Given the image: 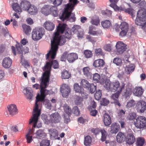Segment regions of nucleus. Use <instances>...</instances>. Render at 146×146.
Masks as SVG:
<instances>
[{"label":"nucleus","instance_id":"3","mask_svg":"<svg viewBox=\"0 0 146 146\" xmlns=\"http://www.w3.org/2000/svg\"><path fill=\"white\" fill-rule=\"evenodd\" d=\"M49 78L48 76H46L43 74L42 77L40 85L36 84L33 86V88L36 90L40 89V95L39 96L38 95L36 96L38 97V98H39L40 100H43L46 96L49 93V91L45 89L47 86V84L49 82Z\"/></svg>","mask_w":146,"mask_h":146},{"label":"nucleus","instance_id":"32","mask_svg":"<svg viewBox=\"0 0 146 146\" xmlns=\"http://www.w3.org/2000/svg\"><path fill=\"white\" fill-rule=\"evenodd\" d=\"M104 122L105 125L108 126L111 123V119L110 116L108 113H105L104 116Z\"/></svg>","mask_w":146,"mask_h":146},{"label":"nucleus","instance_id":"25","mask_svg":"<svg viewBox=\"0 0 146 146\" xmlns=\"http://www.w3.org/2000/svg\"><path fill=\"white\" fill-rule=\"evenodd\" d=\"M101 133L102 136L101 139V141L102 142L105 141V143L106 144H107L110 143V141L109 140L107 139V137L108 135V133L104 129H101L100 131Z\"/></svg>","mask_w":146,"mask_h":146},{"label":"nucleus","instance_id":"56","mask_svg":"<svg viewBox=\"0 0 146 146\" xmlns=\"http://www.w3.org/2000/svg\"><path fill=\"white\" fill-rule=\"evenodd\" d=\"M73 112L76 115H78L80 114V111L77 106H75L73 108Z\"/></svg>","mask_w":146,"mask_h":146},{"label":"nucleus","instance_id":"50","mask_svg":"<svg viewBox=\"0 0 146 146\" xmlns=\"http://www.w3.org/2000/svg\"><path fill=\"white\" fill-rule=\"evenodd\" d=\"M113 62L117 66H120L122 64V60L119 57H116L114 59Z\"/></svg>","mask_w":146,"mask_h":146},{"label":"nucleus","instance_id":"43","mask_svg":"<svg viewBox=\"0 0 146 146\" xmlns=\"http://www.w3.org/2000/svg\"><path fill=\"white\" fill-rule=\"evenodd\" d=\"M134 67L131 65L126 66L125 68V72L127 74L132 73L134 70Z\"/></svg>","mask_w":146,"mask_h":146},{"label":"nucleus","instance_id":"11","mask_svg":"<svg viewBox=\"0 0 146 146\" xmlns=\"http://www.w3.org/2000/svg\"><path fill=\"white\" fill-rule=\"evenodd\" d=\"M111 86L112 90H114L115 91L121 92L125 86V84L123 82L120 84L119 82L116 80L111 82Z\"/></svg>","mask_w":146,"mask_h":146},{"label":"nucleus","instance_id":"8","mask_svg":"<svg viewBox=\"0 0 146 146\" xmlns=\"http://www.w3.org/2000/svg\"><path fill=\"white\" fill-rule=\"evenodd\" d=\"M41 12L46 15L52 13L54 17H55L57 16L58 14L57 8L55 6L51 7L48 5H45L42 8Z\"/></svg>","mask_w":146,"mask_h":146},{"label":"nucleus","instance_id":"33","mask_svg":"<svg viewBox=\"0 0 146 146\" xmlns=\"http://www.w3.org/2000/svg\"><path fill=\"white\" fill-rule=\"evenodd\" d=\"M103 80H105L104 83L105 84L104 85V87L108 91L112 90V86H111V82H110V80H107L106 78H104Z\"/></svg>","mask_w":146,"mask_h":146},{"label":"nucleus","instance_id":"61","mask_svg":"<svg viewBox=\"0 0 146 146\" xmlns=\"http://www.w3.org/2000/svg\"><path fill=\"white\" fill-rule=\"evenodd\" d=\"M135 104L134 101L133 100H132L127 102L126 105V107L127 108H130L133 106Z\"/></svg>","mask_w":146,"mask_h":146},{"label":"nucleus","instance_id":"40","mask_svg":"<svg viewBox=\"0 0 146 146\" xmlns=\"http://www.w3.org/2000/svg\"><path fill=\"white\" fill-rule=\"evenodd\" d=\"M131 94V91L130 88H127L122 94V95L125 98H128Z\"/></svg>","mask_w":146,"mask_h":146},{"label":"nucleus","instance_id":"49","mask_svg":"<svg viewBox=\"0 0 146 146\" xmlns=\"http://www.w3.org/2000/svg\"><path fill=\"white\" fill-rule=\"evenodd\" d=\"M85 57L87 58H89L92 57L93 55V54L91 51L86 50L84 51Z\"/></svg>","mask_w":146,"mask_h":146},{"label":"nucleus","instance_id":"29","mask_svg":"<svg viewBox=\"0 0 146 146\" xmlns=\"http://www.w3.org/2000/svg\"><path fill=\"white\" fill-rule=\"evenodd\" d=\"M45 28L49 31H52L54 27V24L52 22L50 21H46L44 24Z\"/></svg>","mask_w":146,"mask_h":146},{"label":"nucleus","instance_id":"34","mask_svg":"<svg viewBox=\"0 0 146 146\" xmlns=\"http://www.w3.org/2000/svg\"><path fill=\"white\" fill-rule=\"evenodd\" d=\"M104 62L103 60L98 59L95 60L93 63V65L95 67L102 66L104 64Z\"/></svg>","mask_w":146,"mask_h":146},{"label":"nucleus","instance_id":"53","mask_svg":"<svg viewBox=\"0 0 146 146\" xmlns=\"http://www.w3.org/2000/svg\"><path fill=\"white\" fill-rule=\"evenodd\" d=\"M102 92L100 90H99L96 92L95 94V98L97 100H100L101 98Z\"/></svg>","mask_w":146,"mask_h":146},{"label":"nucleus","instance_id":"42","mask_svg":"<svg viewBox=\"0 0 146 146\" xmlns=\"http://www.w3.org/2000/svg\"><path fill=\"white\" fill-rule=\"evenodd\" d=\"M22 27L24 33L27 35H29L31 32V30L30 27L25 24H23L22 25Z\"/></svg>","mask_w":146,"mask_h":146},{"label":"nucleus","instance_id":"31","mask_svg":"<svg viewBox=\"0 0 146 146\" xmlns=\"http://www.w3.org/2000/svg\"><path fill=\"white\" fill-rule=\"evenodd\" d=\"M125 138V136L124 134L121 132H119L116 136L117 141L119 143L123 142Z\"/></svg>","mask_w":146,"mask_h":146},{"label":"nucleus","instance_id":"17","mask_svg":"<svg viewBox=\"0 0 146 146\" xmlns=\"http://www.w3.org/2000/svg\"><path fill=\"white\" fill-rule=\"evenodd\" d=\"M126 45L121 41L117 42L116 45V48L117 52L119 54H122L126 50Z\"/></svg>","mask_w":146,"mask_h":146},{"label":"nucleus","instance_id":"20","mask_svg":"<svg viewBox=\"0 0 146 146\" xmlns=\"http://www.w3.org/2000/svg\"><path fill=\"white\" fill-rule=\"evenodd\" d=\"M135 141V137L131 133L127 134L126 140V144L132 145Z\"/></svg>","mask_w":146,"mask_h":146},{"label":"nucleus","instance_id":"28","mask_svg":"<svg viewBox=\"0 0 146 146\" xmlns=\"http://www.w3.org/2000/svg\"><path fill=\"white\" fill-rule=\"evenodd\" d=\"M24 93L25 94H27V98L31 100L33 97V92L32 89L29 87H27L24 88L23 90Z\"/></svg>","mask_w":146,"mask_h":146},{"label":"nucleus","instance_id":"30","mask_svg":"<svg viewBox=\"0 0 146 146\" xmlns=\"http://www.w3.org/2000/svg\"><path fill=\"white\" fill-rule=\"evenodd\" d=\"M102 31L101 30H98L94 31V27L92 26H91L89 28L88 33L94 36H98V35H101L102 33Z\"/></svg>","mask_w":146,"mask_h":146},{"label":"nucleus","instance_id":"57","mask_svg":"<svg viewBox=\"0 0 146 146\" xmlns=\"http://www.w3.org/2000/svg\"><path fill=\"white\" fill-rule=\"evenodd\" d=\"M83 101V99L81 97L78 96L77 97L75 101V104L77 105H80Z\"/></svg>","mask_w":146,"mask_h":146},{"label":"nucleus","instance_id":"5","mask_svg":"<svg viewBox=\"0 0 146 146\" xmlns=\"http://www.w3.org/2000/svg\"><path fill=\"white\" fill-rule=\"evenodd\" d=\"M74 5L70 3L65 5L64 10L62 15L60 17V19L64 21L65 19H69L72 22L75 20V14L72 13V11L74 9Z\"/></svg>","mask_w":146,"mask_h":146},{"label":"nucleus","instance_id":"62","mask_svg":"<svg viewBox=\"0 0 146 146\" xmlns=\"http://www.w3.org/2000/svg\"><path fill=\"white\" fill-rule=\"evenodd\" d=\"M109 101L105 98H103L101 101V104L102 105L106 106L109 103Z\"/></svg>","mask_w":146,"mask_h":146},{"label":"nucleus","instance_id":"2","mask_svg":"<svg viewBox=\"0 0 146 146\" xmlns=\"http://www.w3.org/2000/svg\"><path fill=\"white\" fill-rule=\"evenodd\" d=\"M43 102L45 107L47 109L50 110L52 107V106L48 100L45 99L44 98L43 100H39V98H38L37 96L36 97L35 107L33 113V116L30 119L29 122V124H31L32 122H33L34 127H35L38 120V117L40 114V110L39 109L38 104H39L40 102Z\"/></svg>","mask_w":146,"mask_h":146},{"label":"nucleus","instance_id":"21","mask_svg":"<svg viewBox=\"0 0 146 146\" xmlns=\"http://www.w3.org/2000/svg\"><path fill=\"white\" fill-rule=\"evenodd\" d=\"M77 54L74 53H71L67 55V59L70 63H72L78 58Z\"/></svg>","mask_w":146,"mask_h":146},{"label":"nucleus","instance_id":"58","mask_svg":"<svg viewBox=\"0 0 146 146\" xmlns=\"http://www.w3.org/2000/svg\"><path fill=\"white\" fill-rule=\"evenodd\" d=\"M90 92L91 94L94 93L96 91V86H95L93 84H92L90 86Z\"/></svg>","mask_w":146,"mask_h":146},{"label":"nucleus","instance_id":"9","mask_svg":"<svg viewBox=\"0 0 146 146\" xmlns=\"http://www.w3.org/2000/svg\"><path fill=\"white\" fill-rule=\"evenodd\" d=\"M44 34V31L43 28H36L32 31V38L34 40H38L42 38Z\"/></svg>","mask_w":146,"mask_h":146},{"label":"nucleus","instance_id":"46","mask_svg":"<svg viewBox=\"0 0 146 146\" xmlns=\"http://www.w3.org/2000/svg\"><path fill=\"white\" fill-rule=\"evenodd\" d=\"M145 140L142 137L137 138V140L136 145L137 146H143L144 145Z\"/></svg>","mask_w":146,"mask_h":146},{"label":"nucleus","instance_id":"10","mask_svg":"<svg viewBox=\"0 0 146 146\" xmlns=\"http://www.w3.org/2000/svg\"><path fill=\"white\" fill-rule=\"evenodd\" d=\"M134 125L138 128H144L146 127V118L143 116H138L134 122Z\"/></svg>","mask_w":146,"mask_h":146},{"label":"nucleus","instance_id":"51","mask_svg":"<svg viewBox=\"0 0 146 146\" xmlns=\"http://www.w3.org/2000/svg\"><path fill=\"white\" fill-rule=\"evenodd\" d=\"M102 13L105 17L107 18L108 17H111L112 12L111 11L109 10H106V11H102Z\"/></svg>","mask_w":146,"mask_h":146},{"label":"nucleus","instance_id":"6","mask_svg":"<svg viewBox=\"0 0 146 146\" xmlns=\"http://www.w3.org/2000/svg\"><path fill=\"white\" fill-rule=\"evenodd\" d=\"M135 24L141 27V28L145 30L146 27V10L141 8L138 11L137 17L135 20Z\"/></svg>","mask_w":146,"mask_h":146},{"label":"nucleus","instance_id":"12","mask_svg":"<svg viewBox=\"0 0 146 146\" xmlns=\"http://www.w3.org/2000/svg\"><path fill=\"white\" fill-rule=\"evenodd\" d=\"M135 108L138 112L143 113L146 110V102L143 100L138 101L136 104Z\"/></svg>","mask_w":146,"mask_h":146},{"label":"nucleus","instance_id":"55","mask_svg":"<svg viewBox=\"0 0 146 146\" xmlns=\"http://www.w3.org/2000/svg\"><path fill=\"white\" fill-rule=\"evenodd\" d=\"M50 144L49 141L47 140H43L40 143V146H49Z\"/></svg>","mask_w":146,"mask_h":146},{"label":"nucleus","instance_id":"27","mask_svg":"<svg viewBox=\"0 0 146 146\" xmlns=\"http://www.w3.org/2000/svg\"><path fill=\"white\" fill-rule=\"evenodd\" d=\"M30 3L27 1L23 0L21 1L20 3L21 9L27 11L29 7L31 6Z\"/></svg>","mask_w":146,"mask_h":146},{"label":"nucleus","instance_id":"38","mask_svg":"<svg viewBox=\"0 0 146 146\" xmlns=\"http://www.w3.org/2000/svg\"><path fill=\"white\" fill-rule=\"evenodd\" d=\"M12 7L13 9L16 12L19 13H20L22 12L21 6H19L17 3H14L12 5Z\"/></svg>","mask_w":146,"mask_h":146},{"label":"nucleus","instance_id":"23","mask_svg":"<svg viewBox=\"0 0 146 146\" xmlns=\"http://www.w3.org/2000/svg\"><path fill=\"white\" fill-rule=\"evenodd\" d=\"M143 92L144 90L141 87H136L133 90V93L134 96L140 97L142 96Z\"/></svg>","mask_w":146,"mask_h":146},{"label":"nucleus","instance_id":"7","mask_svg":"<svg viewBox=\"0 0 146 146\" xmlns=\"http://www.w3.org/2000/svg\"><path fill=\"white\" fill-rule=\"evenodd\" d=\"M109 0L111 3L110 5V6L113 8L115 11H124L125 13L130 14L133 19L135 15H134V10L133 9L129 8L126 9L123 6L118 7L116 5V4L118 1V0Z\"/></svg>","mask_w":146,"mask_h":146},{"label":"nucleus","instance_id":"63","mask_svg":"<svg viewBox=\"0 0 146 146\" xmlns=\"http://www.w3.org/2000/svg\"><path fill=\"white\" fill-rule=\"evenodd\" d=\"M67 55V52H64L61 57V60L62 61H65L66 60Z\"/></svg>","mask_w":146,"mask_h":146},{"label":"nucleus","instance_id":"22","mask_svg":"<svg viewBox=\"0 0 146 146\" xmlns=\"http://www.w3.org/2000/svg\"><path fill=\"white\" fill-rule=\"evenodd\" d=\"M35 135V136H34L33 137L40 139L44 138L46 135V134L44 130L41 129L37 131Z\"/></svg>","mask_w":146,"mask_h":146},{"label":"nucleus","instance_id":"1","mask_svg":"<svg viewBox=\"0 0 146 146\" xmlns=\"http://www.w3.org/2000/svg\"><path fill=\"white\" fill-rule=\"evenodd\" d=\"M65 24H59L56 28L57 31L54 33V36L51 40V48L46 56L47 58L49 54H51V57L54 58L56 56L59 45L62 46L66 42V38L70 39L71 37V30L67 28Z\"/></svg>","mask_w":146,"mask_h":146},{"label":"nucleus","instance_id":"47","mask_svg":"<svg viewBox=\"0 0 146 146\" xmlns=\"http://www.w3.org/2000/svg\"><path fill=\"white\" fill-rule=\"evenodd\" d=\"M49 131L51 137L56 139L58 135V131L55 129H50Z\"/></svg>","mask_w":146,"mask_h":146},{"label":"nucleus","instance_id":"60","mask_svg":"<svg viewBox=\"0 0 146 146\" xmlns=\"http://www.w3.org/2000/svg\"><path fill=\"white\" fill-rule=\"evenodd\" d=\"M71 114H64V118L65 123H67L70 121V119L69 118Z\"/></svg>","mask_w":146,"mask_h":146},{"label":"nucleus","instance_id":"41","mask_svg":"<svg viewBox=\"0 0 146 146\" xmlns=\"http://www.w3.org/2000/svg\"><path fill=\"white\" fill-rule=\"evenodd\" d=\"M92 139L90 136H87L84 138V144L86 146H90L91 144Z\"/></svg>","mask_w":146,"mask_h":146},{"label":"nucleus","instance_id":"18","mask_svg":"<svg viewBox=\"0 0 146 146\" xmlns=\"http://www.w3.org/2000/svg\"><path fill=\"white\" fill-rule=\"evenodd\" d=\"M8 111L9 114L14 115L18 113V110L16 106L14 104H11L7 106Z\"/></svg>","mask_w":146,"mask_h":146},{"label":"nucleus","instance_id":"37","mask_svg":"<svg viewBox=\"0 0 146 146\" xmlns=\"http://www.w3.org/2000/svg\"><path fill=\"white\" fill-rule=\"evenodd\" d=\"M80 84L83 87L89 90L91 84H90L87 80L82 79L80 82Z\"/></svg>","mask_w":146,"mask_h":146},{"label":"nucleus","instance_id":"44","mask_svg":"<svg viewBox=\"0 0 146 146\" xmlns=\"http://www.w3.org/2000/svg\"><path fill=\"white\" fill-rule=\"evenodd\" d=\"M74 89L76 92L80 93L82 92L84 90L83 88L79 86L78 84L75 83L74 86Z\"/></svg>","mask_w":146,"mask_h":146},{"label":"nucleus","instance_id":"24","mask_svg":"<svg viewBox=\"0 0 146 146\" xmlns=\"http://www.w3.org/2000/svg\"><path fill=\"white\" fill-rule=\"evenodd\" d=\"M104 79L101 78L100 75L98 73H95L93 75V79L95 82L100 83L102 84H103L105 81Z\"/></svg>","mask_w":146,"mask_h":146},{"label":"nucleus","instance_id":"54","mask_svg":"<svg viewBox=\"0 0 146 146\" xmlns=\"http://www.w3.org/2000/svg\"><path fill=\"white\" fill-rule=\"evenodd\" d=\"M121 92L117 91L115 93L113 94L111 96V98L114 100H117Z\"/></svg>","mask_w":146,"mask_h":146},{"label":"nucleus","instance_id":"16","mask_svg":"<svg viewBox=\"0 0 146 146\" xmlns=\"http://www.w3.org/2000/svg\"><path fill=\"white\" fill-rule=\"evenodd\" d=\"M50 121L52 123H57L60 122L61 117L57 112L52 113L50 115Z\"/></svg>","mask_w":146,"mask_h":146},{"label":"nucleus","instance_id":"45","mask_svg":"<svg viewBox=\"0 0 146 146\" xmlns=\"http://www.w3.org/2000/svg\"><path fill=\"white\" fill-rule=\"evenodd\" d=\"M71 76V74L66 70H64L62 73L61 77L62 78L64 79H68Z\"/></svg>","mask_w":146,"mask_h":146},{"label":"nucleus","instance_id":"64","mask_svg":"<svg viewBox=\"0 0 146 146\" xmlns=\"http://www.w3.org/2000/svg\"><path fill=\"white\" fill-rule=\"evenodd\" d=\"M129 119L131 120H133L136 117V114L134 112H132L129 113Z\"/></svg>","mask_w":146,"mask_h":146},{"label":"nucleus","instance_id":"4","mask_svg":"<svg viewBox=\"0 0 146 146\" xmlns=\"http://www.w3.org/2000/svg\"><path fill=\"white\" fill-rule=\"evenodd\" d=\"M51 53L50 52V53L49 54L48 57L47 58V54H46V59L47 60L46 62V64L43 68V71H45L43 74L46 76H48V78L49 77L51 66H53L54 69L58 68L59 67L58 63L56 60H53L55 58V56L54 58H52Z\"/></svg>","mask_w":146,"mask_h":146},{"label":"nucleus","instance_id":"35","mask_svg":"<svg viewBox=\"0 0 146 146\" xmlns=\"http://www.w3.org/2000/svg\"><path fill=\"white\" fill-rule=\"evenodd\" d=\"M27 11L31 14L35 15L37 13L38 10L35 6L31 4V6L29 7Z\"/></svg>","mask_w":146,"mask_h":146},{"label":"nucleus","instance_id":"52","mask_svg":"<svg viewBox=\"0 0 146 146\" xmlns=\"http://www.w3.org/2000/svg\"><path fill=\"white\" fill-rule=\"evenodd\" d=\"M90 22L92 24L97 26L99 24L100 20L98 17H97L95 18H94L92 19Z\"/></svg>","mask_w":146,"mask_h":146},{"label":"nucleus","instance_id":"14","mask_svg":"<svg viewBox=\"0 0 146 146\" xmlns=\"http://www.w3.org/2000/svg\"><path fill=\"white\" fill-rule=\"evenodd\" d=\"M72 32L74 34H76L78 38H82L84 35L83 31L81 29L79 25H74L72 28Z\"/></svg>","mask_w":146,"mask_h":146},{"label":"nucleus","instance_id":"19","mask_svg":"<svg viewBox=\"0 0 146 146\" xmlns=\"http://www.w3.org/2000/svg\"><path fill=\"white\" fill-rule=\"evenodd\" d=\"M12 60L9 57L4 58L2 61V65L5 68H9L11 66Z\"/></svg>","mask_w":146,"mask_h":146},{"label":"nucleus","instance_id":"36","mask_svg":"<svg viewBox=\"0 0 146 146\" xmlns=\"http://www.w3.org/2000/svg\"><path fill=\"white\" fill-rule=\"evenodd\" d=\"M90 69L88 67H84L83 68L84 74L88 78H90L92 77V74L90 72Z\"/></svg>","mask_w":146,"mask_h":146},{"label":"nucleus","instance_id":"48","mask_svg":"<svg viewBox=\"0 0 146 146\" xmlns=\"http://www.w3.org/2000/svg\"><path fill=\"white\" fill-rule=\"evenodd\" d=\"M63 109L64 112L66 114H71L72 110L66 104H64L63 106Z\"/></svg>","mask_w":146,"mask_h":146},{"label":"nucleus","instance_id":"13","mask_svg":"<svg viewBox=\"0 0 146 146\" xmlns=\"http://www.w3.org/2000/svg\"><path fill=\"white\" fill-rule=\"evenodd\" d=\"M119 28L121 30L119 33V36L121 37L125 36L129 29L128 24L125 22H123L121 24Z\"/></svg>","mask_w":146,"mask_h":146},{"label":"nucleus","instance_id":"15","mask_svg":"<svg viewBox=\"0 0 146 146\" xmlns=\"http://www.w3.org/2000/svg\"><path fill=\"white\" fill-rule=\"evenodd\" d=\"M60 91L63 97L66 98L70 92V89L69 86L64 84L60 88Z\"/></svg>","mask_w":146,"mask_h":146},{"label":"nucleus","instance_id":"26","mask_svg":"<svg viewBox=\"0 0 146 146\" xmlns=\"http://www.w3.org/2000/svg\"><path fill=\"white\" fill-rule=\"evenodd\" d=\"M119 128V124L116 123H114L111 125L110 132L112 134H115L118 131Z\"/></svg>","mask_w":146,"mask_h":146},{"label":"nucleus","instance_id":"59","mask_svg":"<svg viewBox=\"0 0 146 146\" xmlns=\"http://www.w3.org/2000/svg\"><path fill=\"white\" fill-rule=\"evenodd\" d=\"M95 52L96 55L98 56L101 55L103 56L104 55V54L100 48H98L95 49Z\"/></svg>","mask_w":146,"mask_h":146},{"label":"nucleus","instance_id":"39","mask_svg":"<svg viewBox=\"0 0 146 146\" xmlns=\"http://www.w3.org/2000/svg\"><path fill=\"white\" fill-rule=\"evenodd\" d=\"M102 26L105 29L109 28L111 25L110 21L108 20L102 21L101 23Z\"/></svg>","mask_w":146,"mask_h":146}]
</instances>
